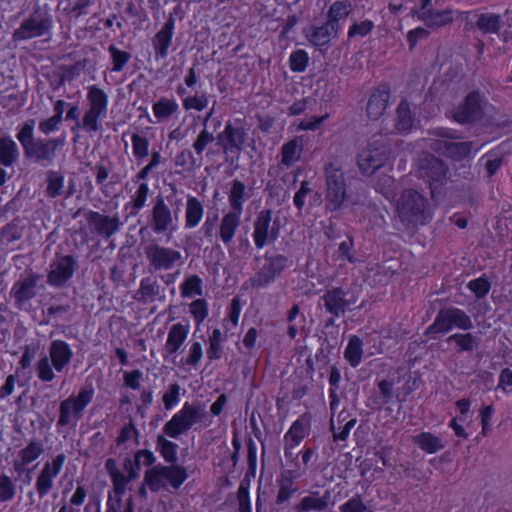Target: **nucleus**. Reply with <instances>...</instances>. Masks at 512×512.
<instances>
[{
    "instance_id": "2f4dec72",
    "label": "nucleus",
    "mask_w": 512,
    "mask_h": 512,
    "mask_svg": "<svg viewBox=\"0 0 512 512\" xmlns=\"http://www.w3.org/2000/svg\"><path fill=\"white\" fill-rule=\"evenodd\" d=\"M89 223L100 233L110 236L118 229L117 218H111L97 212L91 213Z\"/></svg>"
},
{
    "instance_id": "4c0bfd02",
    "label": "nucleus",
    "mask_w": 512,
    "mask_h": 512,
    "mask_svg": "<svg viewBox=\"0 0 512 512\" xmlns=\"http://www.w3.org/2000/svg\"><path fill=\"white\" fill-rule=\"evenodd\" d=\"M323 300L326 309L336 316H339L341 313H343L348 305L344 299V293L341 289L328 291L323 296Z\"/></svg>"
},
{
    "instance_id": "6e6d98bb",
    "label": "nucleus",
    "mask_w": 512,
    "mask_h": 512,
    "mask_svg": "<svg viewBox=\"0 0 512 512\" xmlns=\"http://www.w3.org/2000/svg\"><path fill=\"white\" fill-rule=\"evenodd\" d=\"M277 277L267 267H263L261 271L250 279L249 284L253 289H261L272 283Z\"/></svg>"
},
{
    "instance_id": "b1692460",
    "label": "nucleus",
    "mask_w": 512,
    "mask_h": 512,
    "mask_svg": "<svg viewBox=\"0 0 512 512\" xmlns=\"http://www.w3.org/2000/svg\"><path fill=\"white\" fill-rule=\"evenodd\" d=\"M190 332V326L188 324L177 323L172 325L169 330L165 350L169 355H174L178 352L181 346L186 341Z\"/></svg>"
},
{
    "instance_id": "8fccbe9b",
    "label": "nucleus",
    "mask_w": 512,
    "mask_h": 512,
    "mask_svg": "<svg viewBox=\"0 0 512 512\" xmlns=\"http://www.w3.org/2000/svg\"><path fill=\"white\" fill-rule=\"evenodd\" d=\"M157 445L162 457L167 462H175L177 459L178 445L172 441L167 440L163 436H158Z\"/></svg>"
},
{
    "instance_id": "4be33fe9",
    "label": "nucleus",
    "mask_w": 512,
    "mask_h": 512,
    "mask_svg": "<svg viewBox=\"0 0 512 512\" xmlns=\"http://www.w3.org/2000/svg\"><path fill=\"white\" fill-rule=\"evenodd\" d=\"M297 475L292 471H284L277 478L278 493L276 496V504L282 505L289 501V499L297 492L295 486V479Z\"/></svg>"
},
{
    "instance_id": "e433bc0d",
    "label": "nucleus",
    "mask_w": 512,
    "mask_h": 512,
    "mask_svg": "<svg viewBox=\"0 0 512 512\" xmlns=\"http://www.w3.org/2000/svg\"><path fill=\"white\" fill-rule=\"evenodd\" d=\"M16 142L9 136L0 137V164L11 166L18 158Z\"/></svg>"
},
{
    "instance_id": "c9c22d12",
    "label": "nucleus",
    "mask_w": 512,
    "mask_h": 512,
    "mask_svg": "<svg viewBox=\"0 0 512 512\" xmlns=\"http://www.w3.org/2000/svg\"><path fill=\"white\" fill-rule=\"evenodd\" d=\"M388 98L389 95L385 91H377L370 96L367 105V113L372 120H377L384 114L387 108Z\"/></svg>"
},
{
    "instance_id": "a19ab883",
    "label": "nucleus",
    "mask_w": 512,
    "mask_h": 512,
    "mask_svg": "<svg viewBox=\"0 0 512 512\" xmlns=\"http://www.w3.org/2000/svg\"><path fill=\"white\" fill-rule=\"evenodd\" d=\"M181 296L192 298L203 294L202 279L198 275H189L180 284Z\"/></svg>"
},
{
    "instance_id": "1a4fd4ad",
    "label": "nucleus",
    "mask_w": 512,
    "mask_h": 512,
    "mask_svg": "<svg viewBox=\"0 0 512 512\" xmlns=\"http://www.w3.org/2000/svg\"><path fill=\"white\" fill-rule=\"evenodd\" d=\"M151 227L156 234H173L179 228V208L172 211L164 198L157 197L151 211Z\"/></svg>"
},
{
    "instance_id": "13d9d810",
    "label": "nucleus",
    "mask_w": 512,
    "mask_h": 512,
    "mask_svg": "<svg viewBox=\"0 0 512 512\" xmlns=\"http://www.w3.org/2000/svg\"><path fill=\"white\" fill-rule=\"evenodd\" d=\"M189 311L197 325H200L208 316V304L203 299H197L190 304Z\"/></svg>"
},
{
    "instance_id": "f257e3e1",
    "label": "nucleus",
    "mask_w": 512,
    "mask_h": 512,
    "mask_svg": "<svg viewBox=\"0 0 512 512\" xmlns=\"http://www.w3.org/2000/svg\"><path fill=\"white\" fill-rule=\"evenodd\" d=\"M209 425L206 410L200 405L186 402L164 425L163 432L171 438H178L193 427L206 428Z\"/></svg>"
},
{
    "instance_id": "f704fd0d",
    "label": "nucleus",
    "mask_w": 512,
    "mask_h": 512,
    "mask_svg": "<svg viewBox=\"0 0 512 512\" xmlns=\"http://www.w3.org/2000/svg\"><path fill=\"white\" fill-rule=\"evenodd\" d=\"M420 169L422 176H426L433 181H438L446 173V166L444 163L430 155L424 158Z\"/></svg>"
},
{
    "instance_id": "a878e982",
    "label": "nucleus",
    "mask_w": 512,
    "mask_h": 512,
    "mask_svg": "<svg viewBox=\"0 0 512 512\" xmlns=\"http://www.w3.org/2000/svg\"><path fill=\"white\" fill-rule=\"evenodd\" d=\"M482 98L479 93H470L462 106L458 108L455 113V119L458 122L464 123L474 119L481 108Z\"/></svg>"
},
{
    "instance_id": "393cba45",
    "label": "nucleus",
    "mask_w": 512,
    "mask_h": 512,
    "mask_svg": "<svg viewBox=\"0 0 512 512\" xmlns=\"http://www.w3.org/2000/svg\"><path fill=\"white\" fill-rule=\"evenodd\" d=\"M36 285L37 278L34 276L19 280L13 285L11 293L19 306L35 297Z\"/></svg>"
},
{
    "instance_id": "bb28decb",
    "label": "nucleus",
    "mask_w": 512,
    "mask_h": 512,
    "mask_svg": "<svg viewBox=\"0 0 512 512\" xmlns=\"http://www.w3.org/2000/svg\"><path fill=\"white\" fill-rule=\"evenodd\" d=\"M352 11V3L349 0H336L328 8L327 22L341 30L340 22L345 21Z\"/></svg>"
},
{
    "instance_id": "7c9ffc66",
    "label": "nucleus",
    "mask_w": 512,
    "mask_h": 512,
    "mask_svg": "<svg viewBox=\"0 0 512 512\" xmlns=\"http://www.w3.org/2000/svg\"><path fill=\"white\" fill-rule=\"evenodd\" d=\"M413 442L417 444L421 450L428 454H434L445 447L444 441L430 432H422L413 437Z\"/></svg>"
},
{
    "instance_id": "338daca9",
    "label": "nucleus",
    "mask_w": 512,
    "mask_h": 512,
    "mask_svg": "<svg viewBox=\"0 0 512 512\" xmlns=\"http://www.w3.org/2000/svg\"><path fill=\"white\" fill-rule=\"evenodd\" d=\"M448 342H455L463 351H470L475 346V338L472 334H454L447 339Z\"/></svg>"
},
{
    "instance_id": "a18cd8bd",
    "label": "nucleus",
    "mask_w": 512,
    "mask_h": 512,
    "mask_svg": "<svg viewBox=\"0 0 512 512\" xmlns=\"http://www.w3.org/2000/svg\"><path fill=\"white\" fill-rule=\"evenodd\" d=\"M423 20L428 26L431 27H440L448 24L453 20V11L452 10H444V11H435L423 14Z\"/></svg>"
},
{
    "instance_id": "f3484780",
    "label": "nucleus",
    "mask_w": 512,
    "mask_h": 512,
    "mask_svg": "<svg viewBox=\"0 0 512 512\" xmlns=\"http://www.w3.org/2000/svg\"><path fill=\"white\" fill-rule=\"evenodd\" d=\"M44 453V446L39 440L30 441L25 447L20 449L17 457L13 462L16 471L22 472L31 463L36 461Z\"/></svg>"
},
{
    "instance_id": "412c9836",
    "label": "nucleus",
    "mask_w": 512,
    "mask_h": 512,
    "mask_svg": "<svg viewBox=\"0 0 512 512\" xmlns=\"http://www.w3.org/2000/svg\"><path fill=\"white\" fill-rule=\"evenodd\" d=\"M330 495H322L319 491H313L302 497L295 505L297 512H321L327 508Z\"/></svg>"
},
{
    "instance_id": "0e129e2a",
    "label": "nucleus",
    "mask_w": 512,
    "mask_h": 512,
    "mask_svg": "<svg viewBox=\"0 0 512 512\" xmlns=\"http://www.w3.org/2000/svg\"><path fill=\"white\" fill-rule=\"evenodd\" d=\"M203 357V347L202 344L198 341L193 342L188 350V355L185 360H183V365L195 367Z\"/></svg>"
},
{
    "instance_id": "ea45409f",
    "label": "nucleus",
    "mask_w": 512,
    "mask_h": 512,
    "mask_svg": "<svg viewBox=\"0 0 512 512\" xmlns=\"http://www.w3.org/2000/svg\"><path fill=\"white\" fill-rule=\"evenodd\" d=\"M228 199L230 206L232 207L231 212H240V215H242L243 204L245 202L246 196L245 185L241 181L234 180L232 182Z\"/></svg>"
},
{
    "instance_id": "37998d69",
    "label": "nucleus",
    "mask_w": 512,
    "mask_h": 512,
    "mask_svg": "<svg viewBox=\"0 0 512 512\" xmlns=\"http://www.w3.org/2000/svg\"><path fill=\"white\" fill-rule=\"evenodd\" d=\"M362 354L363 350L361 340L356 336L351 337L344 353L346 360L353 367H356L361 362Z\"/></svg>"
},
{
    "instance_id": "0eeeda50",
    "label": "nucleus",
    "mask_w": 512,
    "mask_h": 512,
    "mask_svg": "<svg viewBox=\"0 0 512 512\" xmlns=\"http://www.w3.org/2000/svg\"><path fill=\"white\" fill-rule=\"evenodd\" d=\"M188 475L184 467L179 465L154 466L145 473L144 482L153 491H159L168 484L179 488L187 479Z\"/></svg>"
},
{
    "instance_id": "4d7b16f0",
    "label": "nucleus",
    "mask_w": 512,
    "mask_h": 512,
    "mask_svg": "<svg viewBox=\"0 0 512 512\" xmlns=\"http://www.w3.org/2000/svg\"><path fill=\"white\" fill-rule=\"evenodd\" d=\"M34 126V121L26 122L17 135L19 142L22 144L26 152L31 151V148H33V145L35 144L33 142Z\"/></svg>"
},
{
    "instance_id": "f8f14e48",
    "label": "nucleus",
    "mask_w": 512,
    "mask_h": 512,
    "mask_svg": "<svg viewBox=\"0 0 512 512\" xmlns=\"http://www.w3.org/2000/svg\"><path fill=\"white\" fill-rule=\"evenodd\" d=\"M389 154L383 144L369 143L358 154L357 164L362 173L372 174L388 160Z\"/></svg>"
},
{
    "instance_id": "58836bf2",
    "label": "nucleus",
    "mask_w": 512,
    "mask_h": 512,
    "mask_svg": "<svg viewBox=\"0 0 512 512\" xmlns=\"http://www.w3.org/2000/svg\"><path fill=\"white\" fill-rule=\"evenodd\" d=\"M179 109L175 99L162 98L152 106L154 116L159 122L168 120Z\"/></svg>"
},
{
    "instance_id": "a211bd4d",
    "label": "nucleus",
    "mask_w": 512,
    "mask_h": 512,
    "mask_svg": "<svg viewBox=\"0 0 512 512\" xmlns=\"http://www.w3.org/2000/svg\"><path fill=\"white\" fill-rule=\"evenodd\" d=\"M338 33L339 30L327 21L322 26H310L304 31L308 41L315 46L328 44L333 38L338 36Z\"/></svg>"
},
{
    "instance_id": "4468645a",
    "label": "nucleus",
    "mask_w": 512,
    "mask_h": 512,
    "mask_svg": "<svg viewBox=\"0 0 512 512\" xmlns=\"http://www.w3.org/2000/svg\"><path fill=\"white\" fill-rule=\"evenodd\" d=\"M51 27L48 18L41 14H33L27 20L23 21L13 36L16 40H27L44 35Z\"/></svg>"
},
{
    "instance_id": "680f3d73",
    "label": "nucleus",
    "mask_w": 512,
    "mask_h": 512,
    "mask_svg": "<svg viewBox=\"0 0 512 512\" xmlns=\"http://www.w3.org/2000/svg\"><path fill=\"white\" fill-rule=\"evenodd\" d=\"M181 387L177 383L169 386L168 390L163 395V403L167 410L175 407L180 401Z\"/></svg>"
},
{
    "instance_id": "473e14b6",
    "label": "nucleus",
    "mask_w": 512,
    "mask_h": 512,
    "mask_svg": "<svg viewBox=\"0 0 512 512\" xmlns=\"http://www.w3.org/2000/svg\"><path fill=\"white\" fill-rule=\"evenodd\" d=\"M307 434L306 423L302 419H298L289 428L284 436L286 453L289 449L298 446Z\"/></svg>"
},
{
    "instance_id": "aec40b11",
    "label": "nucleus",
    "mask_w": 512,
    "mask_h": 512,
    "mask_svg": "<svg viewBox=\"0 0 512 512\" xmlns=\"http://www.w3.org/2000/svg\"><path fill=\"white\" fill-rule=\"evenodd\" d=\"M247 133L242 128H235L227 124L224 131L218 136L219 142L223 145L225 152L233 149L240 150L246 142Z\"/></svg>"
},
{
    "instance_id": "5fc2aeb1",
    "label": "nucleus",
    "mask_w": 512,
    "mask_h": 512,
    "mask_svg": "<svg viewBox=\"0 0 512 512\" xmlns=\"http://www.w3.org/2000/svg\"><path fill=\"white\" fill-rule=\"evenodd\" d=\"M374 28V23L371 20H363L360 22H354L348 30L347 36L348 38H356V37H365L367 36Z\"/></svg>"
},
{
    "instance_id": "49530a36",
    "label": "nucleus",
    "mask_w": 512,
    "mask_h": 512,
    "mask_svg": "<svg viewBox=\"0 0 512 512\" xmlns=\"http://www.w3.org/2000/svg\"><path fill=\"white\" fill-rule=\"evenodd\" d=\"M182 104L185 110L203 111L209 104V96L207 93H196L183 97Z\"/></svg>"
},
{
    "instance_id": "3c124183",
    "label": "nucleus",
    "mask_w": 512,
    "mask_h": 512,
    "mask_svg": "<svg viewBox=\"0 0 512 512\" xmlns=\"http://www.w3.org/2000/svg\"><path fill=\"white\" fill-rule=\"evenodd\" d=\"M133 155L142 160L149 155V140L139 134H133L131 137Z\"/></svg>"
},
{
    "instance_id": "de8ad7c7",
    "label": "nucleus",
    "mask_w": 512,
    "mask_h": 512,
    "mask_svg": "<svg viewBox=\"0 0 512 512\" xmlns=\"http://www.w3.org/2000/svg\"><path fill=\"white\" fill-rule=\"evenodd\" d=\"M222 332L214 329L208 340L207 357L210 361L221 358L222 355Z\"/></svg>"
},
{
    "instance_id": "6ab92c4d",
    "label": "nucleus",
    "mask_w": 512,
    "mask_h": 512,
    "mask_svg": "<svg viewBox=\"0 0 512 512\" xmlns=\"http://www.w3.org/2000/svg\"><path fill=\"white\" fill-rule=\"evenodd\" d=\"M240 224V212H228L223 215L219 224L218 235L226 247L229 248Z\"/></svg>"
},
{
    "instance_id": "ddd939ff",
    "label": "nucleus",
    "mask_w": 512,
    "mask_h": 512,
    "mask_svg": "<svg viewBox=\"0 0 512 512\" xmlns=\"http://www.w3.org/2000/svg\"><path fill=\"white\" fill-rule=\"evenodd\" d=\"M146 256L156 270H170L176 265L184 263L180 251L159 245H152L146 249Z\"/></svg>"
},
{
    "instance_id": "39448f33",
    "label": "nucleus",
    "mask_w": 512,
    "mask_h": 512,
    "mask_svg": "<svg viewBox=\"0 0 512 512\" xmlns=\"http://www.w3.org/2000/svg\"><path fill=\"white\" fill-rule=\"evenodd\" d=\"M287 219L280 212L274 216L270 210L261 211L254 222L253 239L257 248L261 249L268 243L275 241L286 225Z\"/></svg>"
},
{
    "instance_id": "c756f323",
    "label": "nucleus",
    "mask_w": 512,
    "mask_h": 512,
    "mask_svg": "<svg viewBox=\"0 0 512 512\" xmlns=\"http://www.w3.org/2000/svg\"><path fill=\"white\" fill-rule=\"evenodd\" d=\"M204 215V207L200 200L188 196L185 209V228L192 229L199 225Z\"/></svg>"
},
{
    "instance_id": "79ce46f5",
    "label": "nucleus",
    "mask_w": 512,
    "mask_h": 512,
    "mask_svg": "<svg viewBox=\"0 0 512 512\" xmlns=\"http://www.w3.org/2000/svg\"><path fill=\"white\" fill-rule=\"evenodd\" d=\"M58 145L59 144L56 140L38 142L33 145L31 151H27V154L38 159L50 160L53 158Z\"/></svg>"
},
{
    "instance_id": "bf43d9fd",
    "label": "nucleus",
    "mask_w": 512,
    "mask_h": 512,
    "mask_svg": "<svg viewBox=\"0 0 512 512\" xmlns=\"http://www.w3.org/2000/svg\"><path fill=\"white\" fill-rule=\"evenodd\" d=\"M308 61V53L304 50H297L290 55V68L294 72H303L307 67Z\"/></svg>"
},
{
    "instance_id": "864d4df0",
    "label": "nucleus",
    "mask_w": 512,
    "mask_h": 512,
    "mask_svg": "<svg viewBox=\"0 0 512 512\" xmlns=\"http://www.w3.org/2000/svg\"><path fill=\"white\" fill-rule=\"evenodd\" d=\"M109 53L112 60V71L119 72L130 60V54L125 51H121L114 45L109 46Z\"/></svg>"
},
{
    "instance_id": "c03bdc74",
    "label": "nucleus",
    "mask_w": 512,
    "mask_h": 512,
    "mask_svg": "<svg viewBox=\"0 0 512 512\" xmlns=\"http://www.w3.org/2000/svg\"><path fill=\"white\" fill-rule=\"evenodd\" d=\"M412 125L410 105L407 102H401L397 109L396 128L400 132H406L412 128Z\"/></svg>"
},
{
    "instance_id": "cd10ccee",
    "label": "nucleus",
    "mask_w": 512,
    "mask_h": 512,
    "mask_svg": "<svg viewBox=\"0 0 512 512\" xmlns=\"http://www.w3.org/2000/svg\"><path fill=\"white\" fill-rule=\"evenodd\" d=\"M355 424L356 419L350 418L349 413L345 410L340 411L337 418H334V415H332L331 429L333 431L334 440H345Z\"/></svg>"
},
{
    "instance_id": "7ed1b4c3",
    "label": "nucleus",
    "mask_w": 512,
    "mask_h": 512,
    "mask_svg": "<svg viewBox=\"0 0 512 512\" xmlns=\"http://www.w3.org/2000/svg\"><path fill=\"white\" fill-rule=\"evenodd\" d=\"M87 109L83 115L81 126L87 133L97 132L101 128V121L108 113L109 96L96 85L87 87Z\"/></svg>"
},
{
    "instance_id": "6e6552de",
    "label": "nucleus",
    "mask_w": 512,
    "mask_h": 512,
    "mask_svg": "<svg viewBox=\"0 0 512 512\" xmlns=\"http://www.w3.org/2000/svg\"><path fill=\"white\" fill-rule=\"evenodd\" d=\"M94 396L93 388H84L77 395H71L61 402L59 407L58 425L75 426L82 418L83 411L92 401Z\"/></svg>"
},
{
    "instance_id": "2eb2a0df",
    "label": "nucleus",
    "mask_w": 512,
    "mask_h": 512,
    "mask_svg": "<svg viewBox=\"0 0 512 512\" xmlns=\"http://www.w3.org/2000/svg\"><path fill=\"white\" fill-rule=\"evenodd\" d=\"M75 263L71 256H59L50 264L48 283L59 287L64 285L74 274Z\"/></svg>"
},
{
    "instance_id": "72a5a7b5",
    "label": "nucleus",
    "mask_w": 512,
    "mask_h": 512,
    "mask_svg": "<svg viewBox=\"0 0 512 512\" xmlns=\"http://www.w3.org/2000/svg\"><path fill=\"white\" fill-rule=\"evenodd\" d=\"M173 29H174V21L169 20L162 29L156 34L155 37V49L157 54L162 58L166 57L168 54V49L172 42L173 37Z\"/></svg>"
},
{
    "instance_id": "423d86ee",
    "label": "nucleus",
    "mask_w": 512,
    "mask_h": 512,
    "mask_svg": "<svg viewBox=\"0 0 512 512\" xmlns=\"http://www.w3.org/2000/svg\"><path fill=\"white\" fill-rule=\"evenodd\" d=\"M396 208L402 221L424 223L430 218L426 199L414 190L403 192L396 201Z\"/></svg>"
},
{
    "instance_id": "603ef678",
    "label": "nucleus",
    "mask_w": 512,
    "mask_h": 512,
    "mask_svg": "<svg viewBox=\"0 0 512 512\" xmlns=\"http://www.w3.org/2000/svg\"><path fill=\"white\" fill-rule=\"evenodd\" d=\"M106 512H134L132 497L123 501L120 497L110 495L107 501Z\"/></svg>"
},
{
    "instance_id": "20e7f679",
    "label": "nucleus",
    "mask_w": 512,
    "mask_h": 512,
    "mask_svg": "<svg viewBox=\"0 0 512 512\" xmlns=\"http://www.w3.org/2000/svg\"><path fill=\"white\" fill-rule=\"evenodd\" d=\"M73 352L70 346L62 341L55 340L49 348V356H44L37 363V374L39 379L50 382L55 378L54 371L62 372L70 363Z\"/></svg>"
},
{
    "instance_id": "9d476101",
    "label": "nucleus",
    "mask_w": 512,
    "mask_h": 512,
    "mask_svg": "<svg viewBox=\"0 0 512 512\" xmlns=\"http://www.w3.org/2000/svg\"><path fill=\"white\" fill-rule=\"evenodd\" d=\"M472 327L470 317L458 308L441 310L435 321L427 329V333H447L453 328L468 330Z\"/></svg>"
},
{
    "instance_id": "e2e57ef3",
    "label": "nucleus",
    "mask_w": 512,
    "mask_h": 512,
    "mask_svg": "<svg viewBox=\"0 0 512 512\" xmlns=\"http://www.w3.org/2000/svg\"><path fill=\"white\" fill-rule=\"evenodd\" d=\"M64 186V178L56 173L52 172L48 175L47 194L51 197H56L62 193Z\"/></svg>"
},
{
    "instance_id": "774afa93",
    "label": "nucleus",
    "mask_w": 512,
    "mask_h": 512,
    "mask_svg": "<svg viewBox=\"0 0 512 512\" xmlns=\"http://www.w3.org/2000/svg\"><path fill=\"white\" fill-rule=\"evenodd\" d=\"M497 389L501 390L504 394L512 392V368H504L500 371Z\"/></svg>"
},
{
    "instance_id": "052dcab7",
    "label": "nucleus",
    "mask_w": 512,
    "mask_h": 512,
    "mask_svg": "<svg viewBox=\"0 0 512 512\" xmlns=\"http://www.w3.org/2000/svg\"><path fill=\"white\" fill-rule=\"evenodd\" d=\"M111 478L113 482V490L115 493L114 497H120L125 493L126 486L128 482L131 480L128 477H126L122 472H120L118 469H114L111 471Z\"/></svg>"
},
{
    "instance_id": "c85d7f7f",
    "label": "nucleus",
    "mask_w": 512,
    "mask_h": 512,
    "mask_svg": "<svg viewBox=\"0 0 512 512\" xmlns=\"http://www.w3.org/2000/svg\"><path fill=\"white\" fill-rule=\"evenodd\" d=\"M303 150L302 140L295 137L284 143L281 148V164L285 167H291L300 160Z\"/></svg>"
},
{
    "instance_id": "9b49d317",
    "label": "nucleus",
    "mask_w": 512,
    "mask_h": 512,
    "mask_svg": "<svg viewBox=\"0 0 512 512\" xmlns=\"http://www.w3.org/2000/svg\"><path fill=\"white\" fill-rule=\"evenodd\" d=\"M66 462V455L60 453L46 461L36 478L35 489L40 498L47 496L55 486V481L61 474Z\"/></svg>"
},
{
    "instance_id": "dca6fc26",
    "label": "nucleus",
    "mask_w": 512,
    "mask_h": 512,
    "mask_svg": "<svg viewBox=\"0 0 512 512\" xmlns=\"http://www.w3.org/2000/svg\"><path fill=\"white\" fill-rule=\"evenodd\" d=\"M479 146L474 151L479 150ZM434 149L439 153L453 158L455 160H461L471 154L473 151V145L471 142H459L452 139H441L435 143Z\"/></svg>"
},
{
    "instance_id": "5701e85b",
    "label": "nucleus",
    "mask_w": 512,
    "mask_h": 512,
    "mask_svg": "<svg viewBox=\"0 0 512 512\" xmlns=\"http://www.w3.org/2000/svg\"><path fill=\"white\" fill-rule=\"evenodd\" d=\"M459 410V415L453 417L449 422V427L454 431L455 435L461 438H468L469 434L462 425L471 416V401L467 398H461L455 403Z\"/></svg>"
},
{
    "instance_id": "09e8293b",
    "label": "nucleus",
    "mask_w": 512,
    "mask_h": 512,
    "mask_svg": "<svg viewBox=\"0 0 512 512\" xmlns=\"http://www.w3.org/2000/svg\"><path fill=\"white\" fill-rule=\"evenodd\" d=\"M477 25L479 29L486 33H496L501 27V18L494 13L482 14L477 21Z\"/></svg>"
},
{
    "instance_id": "f03ea898",
    "label": "nucleus",
    "mask_w": 512,
    "mask_h": 512,
    "mask_svg": "<svg viewBox=\"0 0 512 512\" xmlns=\"http://www.w3.org/2000/svg\"><path fill=\"white\" fill-rule=\"evenodd\" d=\"M325 207L328 211L340 210L347 199V183L340 161L331 160L324 167Z\"/></svg>"
},
{
    "instance_id": "69168bd1",
    "label": "nucleus",
    "mask_w": 512,
    "mask_h": 512,
    "mask_svg": "<svg viewBox=\"0 0 512 512\" xmlns=\"http://www.w3.org/2000/svg\"><path fill=\"white\" fill-rule=\"evenodd\" d=\"M149 191L150 189L147 183L140 184L137 190L135 191L131 203L136 211H139L145 206L149 195Z\"/></svg>"
}]
</instances>
